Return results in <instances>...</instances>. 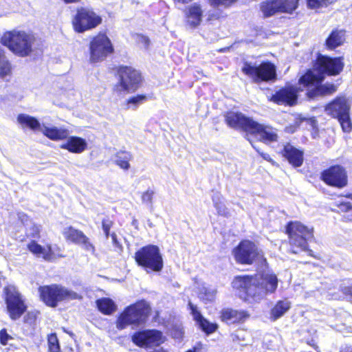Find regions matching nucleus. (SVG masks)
Segmentation results:
<instances>
[{"label":"nucleus","mask_w":352,"mask_h":352,"mask_svg":"<svg viewBox=\"0 0 352 352\" xmlns=\"http://www.w3.org/2000/svg\"><path fill=\"white\" fill-rule=\"evenodd\" d=\"M276 274L264 272L254 276H236L234 278L232 287L238 291L241 298L245 300L252 299L258 301L268 294L275 292L278 287Z\"/></svg>","instance_id":"f257e3e1"},{"label":"nucleus","mask_w":352,"mask_h":352,"mask_svg":"<svg viewBox=\"0 0 352 352\" xmlns=\"http://www.w3.org/2000/svg\"><path fill=\"white\" fill-rule=\"evenodd\" d=\"M0 43L14 55L22 58L30 56L36 48L34 34L19 28L5 32Z\"/></svg>","instance_id":"f03ea898"},{"label":"nucleus","mask_w":352,"mask_h":352,"mask_svg":"<svg viewBox=\"0 0 352 352\" xmlns=\"http://www.w3.org/2000/svg\"><path fill=\"white\" fill-rule=\"evenodd\" d=\"M344 67L342 58H331L327 56H319L313 70H309L300 79V85H309L322 81L324 74L336 76L339 74Z\"/></svg>","instance_id":"7ed1b4c3"},{"label":"nucleus","mask_w":352,"mask_h":352,"mask_svg":"<svg viewBox=\"0 0 352 352\" xmlns=\"http://www.w3.org/2000/svg\"><path fill=\"white\" fill-rule=\"evenodd\" d=\"M286 231L294 253H297L298 250H305L307 241L314 237L313 228H309L298 221L288 223Z\"/></svg>","instance_id":"20e7f679"},{"label":"nucleus","mask_w":352,"mask_h":352,"mask_svg":"<svg viewBox=\"0 0 352 352\" xmlns=\"http://www.w3.org/2000/svg\"><path fill=\"white\" fill-rule=\"evenodd\" d=\"M149 311V305L144 300L129 306L118 317L116 322L117 328L124 329L130 324L142 323L148 314Z\"/></svg>","instance_id":"39448f33"},{"label":"nucleus","mask_w":352,"mask_h":352,"mask_svg":"<svg viewBox=\"0 0 352 352\" xmlns=\"http://www.w3.org/2000/svg\"><path fill=\"white\" fill-rule=\"evenodd\" d=\"M135 259L138 265L153 272H160L164 266L160 249L154 245L142 248L135 252Z\"/></svg>","instance_id":"423d86ee"},{"label":"nucleus","mask_w":352,"mask_h":352,"mask_svg":"<svg viewBox=\"0 0 352 352\" xmlns=\"http://www.w3.org/2000/svg\"><path fill=\"white\" fill-rule=\"evenodd\" d=\"M39 291L43 301L51 307H56L58 301L72 300L82 298L76 292L56 285L41 287Z\"/></svg>","instance_id":"0eeeda50"},{"label":"nucleus","mask_w":352,"mask_h":352,"mask_svg":"<svg viewBox=\"0 0 352 352\" xmlns=\"http://www.w3.org/2000/svg\"><path fill=\"white\" fill-rule=\"evenodd\" d=\"M236 261L241 264L250 265L256 261L263 260V254L252 241L245 240L233 250Z\"/></svg>","instance_id":"6e6552de"},{"label":"nucleus","mask_w":352,"mask_h":352,"mask_svg":"<svg viewBox=\"0 0 352 352\" xmlns=\"http://www.w3.org/2000/svg\"><path fill=\"white\" fill-rule=\"evenodd\" d=\"M90 61L97 63L104 60L113 52V47L104 34H98L89 43Z\"/></svg>","instance_id":"1a4fd4ad"},{"label":"nucleus","mask_w":352,"mask_h":352,"mask_svg":"<svg viewBox=\"0 0 352 352\" xmlns=\"http://www.w3.org/2000/svg\"><path fill=\"white\" fill-rule=\"evenodd\" d=\"M102 22L101 17L91 10L80 8L77 10L72 24L76 32L82 33L93 29Z\"/></svg>","instance_id":"9d476101"},{"label":"nucleus","mask_w":352,"mask_h":352,"mask_svg":"<svg viewBox=\"0 0 352 352\" xmlns=\"http://www.w3.org/2000/svg\"><path fill=\"white\" fill-rule=\"evenodd\" d=\"M242 71L256 82L276 78L275 66L269 62L263 63L258 66L245 63Z\"/></svg>","instance_id":"9b49d317"},{"label":"nucleus","mask_w":352,"mask_h":352,"mask_svg":"<svg viewBox=\"0 0 352 352\" xmlns=\"http://www.w3.org/2000/svg\"><path fill=\"white\" fill-rule=\"evenodd\" d=\"M6 302L8 312L12 320L19 318L26 310V305L22 296L14 285L5 288Z\"/></svg>","instance_id":"f8f14e48"},{"label":"nucleus","mask_w":352,"mask_h":352,"mask_svg":"<svg viewBox=\"0 0 352 352\" xmlns=\"http://www.w3.org/2000/svg\"><path fill=\"white\" fill-rule=\"evenodd\" d=\"M120 84L116 86L118 91L127 92L135 91L141 82V75L138 71L131 67H121L119 69Z\"/></svg>","instance_id":"ddd939ff"},{"label":"nucleus","mask_w":352,"mask_h":352,"mask_svg":"<svg viewBox=\"0 0 352 352\" xmlns=\"http://www.w3.org/2000/svg\"><path fill=\"white\" fill-rule=\"evenodd\" d=\"M132 341L137 346L144 347L160 345L164 340L160 331L151 329L135 332L132 336Z\"/></svg>","instance_id":"4468645a"},{"label":"nucleus","mask_w":352,"mask_h":352,"mask_svg":"<svg viewBox=\"0 0 352 352\" xmlns=\"http://www.w3.org/2000/svg\"><path fill=\"white\" fill-rule=\"evenodd\" d=\"M227 124L235 129H243L250 133L255 122L252 119L246 117L241 113L230 111L226 115Z\"/></svg>","instance_id":"2eb2a0df"},{"label":"nucleus","mask_w":352,"mask_h":352,"mask_svg":"<svg viewBox=\"0 0 352 352\" xmlns=\"http://www.w3.org/2000/svg\"><path fill=\"white\" fill-rule=\"evenodd\" d=\"M322 179L329 185L344 187L346 185L347 179L346 172L340 166H335L324 170L322 175Z\"/></svg>","instance_id":"dca6fc26"},{"label":"nucleus","mask_w":352,"mask_h":352,"mask_svg":"<svg viewBox=\"0 0 352 352\" xmlns=\"http://www.w3.org/2000/svg\"><path fill=\"white\" fill-rule=\"evenodd\" d=\"M184 14L186 25L195 29L202 22L204 10L199 4L194 3L186 8Z\"/></svg>","instance_id":"f3484780"},{"label":"nucleus","mask_w":352,"mask_h":352,"mask_svg":"<svg viewBox=\"0 0 352 352\" xmlns=\"http://www.w3.org/2000/svg\"><path fill=\"white\" fill-rule=\"evenodd\" d=\"M272 100L279 104L292 106L297 100V89L294 87L283 88L273 95Z\"/></svg>","instance_id":"a211bd4d"},{"label":"nucleus","mask_w":352,"mask_h":352,"mask_svg":"<svg viewBox=\"0 0 352 352\" xmlns=\"http://www.w3.org/2000/svg\"><path fill=\"white\" fill-rule=\"evenodd\" d=\"M322 81L309 85H302L308 88L307 96L309 98H314L318 96H324L333 94L337 90V87L332 83L319 85Z\"/></svg>","instance_id":"6ab92c4d"},{"label":"nucleus","mask_w":352,"mask_h":352,"mask_svg":"<svg viewBox=\"0 0 352 352\" xmlns=\"http://www.w3.org/2000/svg\"><path fill=\"white\" fill-rule=\"evenodd\" d=\"M251 134L258 135L264 142H276L278 139L276 130L270 126H265L255 122Z\"/></svg>","instance_id":"aec40b11"},{"label":"nucleus","mask_w":352,"mask_h":352,"mask_svg":"<svg viewBox=\"0 0 352 352\" xmlns=\"http://www.w3.org/2000/svg\"><path fill=\"white\" fill-rule=\"evenodd\" d=\"M250 317V314L244 310H236L230 308L222 309L221 318L228 324L241 323Z\"/></svg>","instance_id":"412c9836"},{"label":"nucleus","mask_w":352,"mask_h":352,"mask_svg":"<svg viewBox=\"0 0 352 352\" xmlns=\"http://www.w3.org/2000/svg\"><path fill=\"white\" fill-rule=\"evenodd\" d=\"M349 107L346 98L338 97L326 107L325 111L333 117L338 118L349 113Z\"/></svg>","instance_id":"4be33fe9"},{"label":"nucleus","mask_w":352,"mask_h":352,"mask_svg":"<svg viewBox=\"0 0 352 352\" xmlns=\"http://www.w3.org/2000/svg\"><path fill=\"white\" fill-rule=\"evenodd\" d=\"M28 248L32 254L36 256L41 257L45 261H52L57 257L64 256L62 254H58L56 256L50 245H48L47 248H45L34 241H32L28 243Z\"/></svg>","instance_id":"5701e85b"},{"label":"nucleus","mask_w":352,"mask_h":352,"mask_svg":"<svg viewBox=\"0 0 352 352\" xmlns=\"http://www.w3.org/2000/svg\"><path fill=\"white\" fill-rule=\"evenodd\" d=\"M67 141L60 145V148L72 153H82L87 149L86 140L78 136L67 137Z\"/></svg>","instance_id":"b1692460"},{"label":"nucleus","mask_w":352,"mask_h":352,"mask_svg":"<svg viewBox=\"0 0 352 352\" xmlns=\"http://www.w3.org/2000/svg\"><path fill=\"white\" fill-rule=\"evenodd\" d=\"M188 306L191 311L193 319L197 322L199 327L206 333H212L217 329V324L212 323L205 319L198 310L197 307L189 302Z\"/></svg>","instance_id":"393cba45"},{"label":"nucleus","mask_w":352,"mask_h":352,"mask_svg":"<svg viewBox=\"0 0 352 352\" xmlns=\"http://www.w3.org/2000/svg\"><path fill=\"white\" fill-rule=\"evenodd\" d=\"M41 132L47 138L54 141L65 140L69 134V131L67 129L49 126L44 123L42 124Z\"/></svg>","instance_id":"a878e982"},{"label":"nucleus","mask_w":352,"mask_h":352,"mask_svg":"<svg viewBox=\"0 0 352 352\" xmlns=\"http://www.w3.org/2000/svg\"><path fill=\"white\" fill-rule=\"evenodd\" d=\"M283 155L285 158H287L289 164L294 167H299L302 164V151L297 149L289 144H287L284 146Z\"/></svg>","instance_id":"bb28decb"},{"label":"nucleus","mask_w":352,"mask_h":352,"mask_svg":"<svg viewBox=\"0 0 352 352\" xmlns=\"http://www.w3.org/2000/svg\"><path fill=\"white\" fill-rule=\"evenodd\" d=\"M17 123L22 129H29L34 131H41L42 124L33 116L20 113L16 117Z\"/></svg>","instance_id":"cd10ccee"},{"label":"nucleus","mask_w":352,"mask_h":352,"mask_svg":"<svg viewBox=\"0 0 352 352\" xmlns=\"http://www.w3.org/2000/svg\"><path fill=\"white\" fill-rule=\"evenodd\" d=\"M291 307L288 300H279L270 311V319L273 321L281 318Z\"/></svg>","instance_id":"c85d7f7f"},{"label":"nucleus","mask_w":352,"mask_h":352,"mask_svg":"<svg viewBox=\"0 0 352 352\" xmlns=\"http://www.w3.org/2000/svg\"><path fill=\"white\" fill-rule=\"evenodd\" d=\"M281 0H267L261 5V10L265 17L271 16L277 12H281L280 6Z\"/></svg>","instance_id":"c756f323"},{"label":"nucleus","mask_w":352,"mask_h":352,"mask_svg":"<svg viewBox=\"0 0 352 352\" xmlns=\"http://www.w3.org/2000/svg\"><path fill=\"white\" fill-rule=\"evenodd\" d=\"M217 293V288L203 284L199 287L198 297L205 303L212 302L215 300Z\"/></svg>","instance_id":"7c9ffc66"},{"label":"nucleus","mask_w":352,"mask_h":352,"mask_svg":"<svg viewBox=\"0 0 352 352\" xmlns=\"http://www.w3.org/2000/svg\"><path fill=\"white\" fill-rule=\"evenodd\" d=\"M132 159L133 155L130 152L120 151L115 155L114 162L120 168L128 170L131 167L129 162Z\"/></svg>","instance_id":"2f4dec72"},{"label":"nucleus","mask_w":352,"mask_h":352,"mask_svg":"<svg viewBox=\"0 0 352 352\" xmlns=\"http://www.w3.org/2000/svg\"><path fill=\"white\" fill-rule=\"evenodd\" d=\"M11 73V64L5 56L3 50L0 47V81L7 80V78L10 76Z\"/></svg>","instance_id":"473e14b6"},{"label":"nucleus","mask_w":352,"mask_h":352,"mask_svg":"<svg viewBox=\"0 0 352 352\" xmlns=\"http://www.w3.org/2000/svg\"><path fill=\"white\" fill-rule=\"evenodd\" d=\"M344 41V32L343 31H333L326 41V45L329 49L333 50L342 45Z\"/></svg>","instance_id":"72a5a7b5"},{"label":"nucleus","mask_w":352,"mask_h":352,"mask_svg":"<svg viewBox=\"0 0 352 352\" xmlns=\"http://www.w3.org/2000/svg\"><path fill=\"white\" fill-rule=\"evenodd\" d=\"M64 237L73 243L79 244L82 239H85V234L82 232L74 229L72 227L65 228L63 232Z\"/></svg>","instance_id":"f704fd0d"},{"label":"nucleus","mask_w":352,"mask_h":352,"mask_svg":"<svg viewBox=\"0 0 352 352\" xmlns=\"http://www.w3.org/2000/svg\"><path fill=\"white\" fill-rule=\"evenodd\" d=\"M98 309L104 314H111L116 309L114 302L108 298H102L96 301Z\"/></svg>","instance_id":"c9c22d12"},{"label":"nucleus","mask_w":352,"mask_h":352,"mask_svg":"<svg viewBox=\"0 0 352 352\" xmlns=\"http://www.w3.org/2000/svg\"><path fill=\"white\" fill-rule=\"evenodd\" d=\"M212 202L217 213L219 215L227 217L229 215V210L226 208L224 199L221 194L215 192L212 196Z\"/></svg>","instance_id":"e433bc0d"},{"label":"nucleus","mask_w":352,"mask_h":352,"mask_svg":"<svg viewBox=\"0 0 352 352\" xmlns=\"http://www.w3.org/2000/svg\"><path fill=\"white\" fill-rule=\"evenodd\" d=\"M147 99L145 95H137L128 99L127 100V109H135L139 105L146 102Z\"/></svg>","instance_id":"4c0bfd02"},{"label":"nucleus","mask_w":352,"mask_h":352,"mask_svg":"<svg viewBox=\"0 0 352 352\" xmlns=\"http://www.w3.org/2000/svg\"><path fill=\"white\" fill-rule=\"evenodd\" d=\"M298 0H281V12H292L298 6Z\"/></svg>","instance_id":"58836bf2"},{"label":"nucleus","mask_w":352,"mask_h":352,"mask_svg":"<svg viewBox=\"0 0 352 352\" xmlns=\"http://www.w3.org/2000/svg\"><path fill=\"white\" fill-rule=\"evenodd\" d=\"M47 342L49 351L50 352H59L60 346L56 334H50L48 336Z\"/></svg>","instance_id":"ea45409f"},{"label":"nucleus","mask_w":352,"mask_h":352,"mask_svg":"<svg viewBox=\"0 0 352 352\" xmlns=\"http://www.w3.org/2000/svg\"><path fill=\"white\" fill-rule=\"evenodd\" d=\"M338 121L344 132H349L352 129V124L349 119V114H344L338 117Z\"/></svg>","instance_id":"a19ab883"},{"label":"nucleus","mask_w":352,"mask_h":352,"mask_svg":"<svg viewBox=\"0 0 352 352\" xmlns=\"http://www.w3.org/2000/svg\"><path fill=\"white\" fill-rule=\"evenodd\" d=\"M334 0H307V6L311 9H317L332 3Z\"/></svg>","instance_id":"79ce46f5"},{"label":"nucleus","mask_w":352,"mask_h":352,"mask_svg":"<svg viewBox=\"0 0 352 352\" xmlns=\"http://www.w3.org/2000/svg\"><path fill=\"white\" fill-rule=\"evenodd\" d=\"M135 41L140 46V47L143 49H148L150 45V39L142 34H136L135 36Z\"/></svg>","instance_id":"37998d69"},{"label":"nucleus","mask_w":352,"mask_h":352,"mask_svg":"<svg viewBox=\"0 0 352 352\" xmlns=\"http://www.w3.org/2000/svg\"><path fill=\"white\" fill-rule=\"evenodd\" d=\"M340 291L345 296L346 300L352 302V284L342 283L340 285Z\"/></svg>","instance_id":"c03bdc74"},{"label":"nucleus","mask_w":352,"mask_h":352,"mask_svg":"<svg viewBox=\"0 0 352 352\" xmlns=\"http://www.w3.org/2000/svg\"><path fill=\"white\" fill-rule=\"evenodd\" d=\"M79 245H81L85 250L89 252L92 254L95 252V248L93 244L89 241L88 237L85 236V239H82Z\"/></svg>","instance_id":"a18cd8bd"},{"label":"nucleus","mask_w":352,"mask_h":352,"mask_svg":"<svg viewBox=\"0 0 352 352\" xmlns=\"http://www.w3.org/2000/svg\"><path fill=\"white\" fill-rule=\"evenodd\" d=\"M237 0H210V2L213 6L227 8L232 5Z\"/></svg>","instance_id":"49530a36"},{"label":"nucleus","mask_w":352,"mask_h":352,"mask_svg":"<svg viewBox=\"0 0 352 352\" xmlns=\"http://www.w3.org/2000/svg\"><path fill=\"white\" fill-rule=\"evenodd\" d=\"M154 195V192L152 190L148 189L145 192L142 193V201L144 204H151L153 201V197Z\"/></svg>","instance_id":"de8ad7c7"},{"label":"nucleus","mask_w":352,"mask_h":352,"mask_svg":"<svg viewBox=\"0 0 352 352\" xmlns=\"http://www.w3.org/2000/svg\"><path fill=\"white\" fill-rule=\"evenodd\" d=\"M336 206L342 212H347L352 209V205L348 201H338Z\"/></svg>","instance_id":"09e8293b"},{"label":"nucleus","mask_w":352,"mask_h":352,"mask_svg":"<svg viewBox=\"0 0 352 352\" xmlns=\"http://www.w3.org/2000/svg\"><path fill=\"white\" fill-rule=\"evenodd\" d=\"M12 340V337L9 336L6 329L0 331V342L3 345H6L8 343V340Z\"/></svg>","instance_id":"8fccbe9b"},{"label":"nucleus","mask_w":352,"mask_h":352,"mask_svg":"<svg viewBox=\"0 0 352 352\" xmlns=\"http://www.w3.org/2000/svg\"><path fill=\"white\" fill-rule=\"evenodd\" d=\"M112 226V222L109 220L102 221V230L105 234L106 237L109 236V230Z\"/></svg>","instance_id":"3c124183"},{"label":"nucleus","mask_w":352,"mask_h":352,"mask_svg":"<svg viewBox=\"0 0 352 352\" xmlns=\"http://www.w3.org/2000/svg\"><path fill=\"white\" fill-rule=\"evenodd\" d=\"M36 315L34 312H29L27 314V315L25 316L24 320L25 322L32 324L34 322L36 319Z\"/></svg>","instance_id":"603ef678"},{"label":"nucleus","mask_w":352,"mask_h":352,"mask_svg":"<svg viewBox=\"0 0 352 352\" xmlns=\"http://www.w3.org/2000/svg\"><path fill=\"white\" fill-rule=\"evenodd\" d=\"M232 340L234 342H237L238 340H239L241 339V338L243 340H244L243 331H237L235 333H233L232 335Z\"/></svg>","instance_id":"864d4df0"},{"label":"nucleus","mask_w":352,"mask_h":352,"mask_svg":"<svg viewBox=\"0 0 352 352\" xmlns=\"http://www.w3.org/2000/svg\"><path fill=\"white\" fill-rule=\"evenodd\" d=\"M111 236L112 238V241H113V245L118 249V251L120 252L122 250V246L119 244V243L117 240L116 234L115 233H112L111 234Z\"/></svg>","instance_id":"5fc2aeb1"},{"label":"nucleus","mask_w":352,"mask_h":352,"mask_svg":"<svg viewBox=\"0 0 352 352\" xmlns=\"http://www.w3.org/2000/svg\"><path fill=\"white\" fill-rule=\"evenodd\" d=\"M252 146L256 150V151L258 153H259L261 154V155L263 157V159H265V160H267L269 162L272 161V159L270 156L269 154L267 153H261L260 151L255 146L252 144Z\"/></svg>","instance_id":"6e6d98bb"},{"label":"nucleus","mask_w":352,"mask_h":352,"mask_svg":"<svg viewBox=\"0 0 352 352\" xmlns=\"http://www.w3.org/2000/svg\"><path fill=\"white\" fill-rule=\"evenodd\" d=\"M65 3H75L80 1V0H63Z\"/></svg>","instance_id":"4d7b16f0"},{"label":"nucleus","mask_w":352,"mask_h":352,"mask_svg":"<svg viewBox=\"0 0 352 352\" xmlns=\"http://www.w3.org/2000/svg\"><path fill=\"white\" fill-rule=\"evenodd\" d=\"M34 228H35V234H34V236H38V233L40 232V228L38 226H35Z\"/></svg>","instance_id":"13d9d810"},{"label":"nucleus","mask_w":352,"mask_h":352,"mask_svg":"<svg viewBox=\"0 0 352 352\" xmlns=\"http://www.w3.org/2000/svg\"><path fill=\"white\" fill-rule=\"evenodd\" d=\"M174 1L179 2V3H186L189 1H190L191 0H174Z\"/></svg>","instance_id":"bf43d9fd"},{"label":"nucleus","mask_w":352,"mask_h":352,"mask_svg":"<svg viewBox=\"0 0 352 352\" xmlns=\"http://www.w3.org/2000/svg\"><path fill=\"white\" fill-rule=\"evenodd\" d=\"M345 197L347 198H349L352 200V194H348V195H345Z\"/></svg>","instance_id":"052dcab7"},{"label":"nucleus","mask_w":352,"mask_h":352,"mask_svg":"<svg viewBox=\"0 0 352 352\" xmlns=\"http://www.w3.org/2000/svg\"><path fill=\"white\" fill-rule=\"evenodd\" d=\"M20 218H21V221H23H23H24V220H25V219H27V217H26L25 214H23V218H22L21 217H20Z\"/></svg>","instance_id":"680f3d73"},{"label":"nucleus","mask_w":352,"mask_h":352,"mask_svg":"<svg viewBox=\"0 0 352 352\" xmlns=\"http://www.w3.org/2000/svg\"><path fill=\"white\" fill-rule=\"evenodd\" d=\"M187 352H196L195 350H189Z\"/></svg>","instance_id":"e2e57ef3"}]
</instances>
